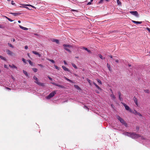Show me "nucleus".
Masks as SVG:
<instances>
[{
  "label": "nucleus",
  "mask_w": 150,
  "mask_h": 150,
  "mask_svg": "<svg viewBox=\"0 0 150 150\" xmlns=\"http://www.w3.org/2000/svg\"><path fill=\"white\" fill-rule=\"evenodd\" d=\"M18 22L19 23H21V21H18Z\"/></svg>",
  "instance_id": "obj_61"
},
{
  "label": "nucleus",
  "mask_w": 150,
  "mask_h": 150,
  "mask_svg": "<svg viewBox=\"0 0 150 150\" xmlns=\"http://www.w3.org/2000/svg\"><path fill=\"white\" fill-rule=\"evenodd\" d=\"M5 17L6 18H7L8 19V20L9 21H10L11 22H12L13 21L11 20L10 18H8L7 17H6V16H5Z\"/></svg>",
  "instance_id": "obj_42"
},
{
  "label": "nucleus",
  "mask_w": 150,
  "mask_h": 150,
  "mask_svg": "<svg viewBox=\"0 0 150 150\" xmlns=\"http://www.w3.org/2000/svg\"><path fill=\"white\" fill-rule=\"evenodd\" d=\"M33 70L35 72H37V70H38L37 69L35 68H33Z\"/></svg>",
  "instance_id": "obj_37"
},
{
  "label": "nucleus",
  "mask_w": 150,
  "mask_h": 150,
  "mask_svg": "<svg viewBox=\"0 0 150 150\" xmlns=\"http://www.w3.org/2000/svg\"><path fill=\"white\" fill-rule=\"evenodd\" d=\"M96 80L97 81L98 83H99L100 84H102V82L99 79H96Z\"/></svg>",
  "instance_id": "obj_32"
},
{
  "label": "nucleus",
  "mask_w": 150,
  "mask_h": 150,
  "mask_svg": "<svg viewBox=\"0 0 150 150\" xmlns=\"http://www.w3.org/2000/svg\"><path fill=\"white\" fill-rule=\"evenodd\" d=\"M48 79L50 80L51 81H52V78H51L49 76H48Z\"/></svg>",
  "instance_id": "obj_46"
},
{
  "label": "nucleus",
  "mask_w": 150,
  "mask_h": 150,
  "mask_svg": "<svg viewBox=\"0 0 150 150\" xmlns=\"http://www.w3.org/2000/svg\"><path fill=\"white\" fill-rule=\"evenodd\" d=\"M11 14L14 15L15 16H16L17 15H18L20 14V13H11Z\"/></svg>",
  "instance_id": "obj_29"
},
{
  "label": "nucleus",
  "mask_w": 150,
  "mask_h": 150,
  "mask_svg": "<svg viewBox=\"0 0 150 150\" xmlns=\"http://www.w3.org/2000/svg\"><path fill=\"white\" fill-rule=\"evenodd\" d=\"M74 86L78 90H80V89L79 87L77 85H74Z\"/></svg>",
  "instance_id": "obj_25"
},
{
  "label": "nucleus",
  "mask_w": 150,
  "mask_h": 150,
  "mask_svg": "<svg viewBox=\"0 0 150 150\" xmlns=\"http://www.w3.org/2000/svg\"><path fill=\"white\" fill-rule=\"evenodd\" d=\"M51 83L55 86L59 87L61 88H64V87L63 85H60L59 84H57L54 82H51Z\"/></svg>",
  "instance_id": "obj_7"
},
{
  "label": "nucleus",
  "mask_w": 150,
  "mask_h": 150,
  "mask_svg": "<svg viewBox=\"0 0 150 150\" xmlns=\"http://www.w3.org/2000/svg\"><path fill=\"white\" fill-rule=\"evenodd\" d=\"M99 57L101 59H104L105 58H103V57L102 55L101 54H100L99 55Z\"/></svg>",
  "instance_id": "obj_33"
},
{
  "label": "nucleus",
  "mask_w": 150,
  "mask_h": 150,
  "mask_svg": "<svg viewBox=\"0 0 150 150\" xmlns=\"http://www.w3.org/2000/svg\"><path fill=\"white\" fill-rule=\"evenodd\" d=\"M33 79L35 80V81H34V82L38 84V85L42 86H44V84L43 83L40 82H39V80L35 76H34Z\"/></svg>",
  "instance_id": "obj_2"
},
{
  "label": "nucleus",
  "mask_w": 150,
  "mask_h": 150,
  "mask_svg": "<svg viewBox=\"0 0 150 150\" xmlns=\"http://www.w3.org/2000/svg\"><path fill=\"white\" fill-rule=\"evenodd\" d=\"M72 65L75 69H77V66L74 63H72Z\"/></svg>",
  "instance_id": "obj_26"
},
{
  "label": "nucleus",
  "mask_w": 150,
  "mask_h": 150,
  "mask_svg": "<svg viewBox=\"0 0 150 150\" xmlns=\"http://www.w3.org/2000/svg\"><path fill=\"white\" fill-rule=\"evenodd\" d=\"M132 22L136 24H141L142 23V21H134L132 20Z\"/></svg>",
  "instance_id": "obj_13"
},
{
  "label": "nucleus",
  "mask_w": 150,
  "mask_h": 150,
  "mask_svg": "<svg viewBox=\"0 0 150 150\" xmlns=\"http://www.w3.org/2000/svg\"><path fill=\"white\" fill-rule=\"evenodd\" d=\"M13 41L15 42V40L14 39H13Z\"/></svg>",
  "instance_id": "obj_63"
},
{
  "label": "nucleus",
  "mask_w": 150,
  "mask_h": 150,
  "mask_svg": "<svg viewBox=\"0 0 150 150\" xmlns=\"http://www.w3.org/2000/svg\"><path fill=\"white\" fill-rule=\"evenodd\" d=\"M83 49H84L85 50L87 51L88 52L90 53H91V52L90 51V50L88 49L87 48L84 47H83Z\"/></svg>",
  "instance_id": "obj_22"
},
{
  "label": "nucleus",
  "mask_w": 150,
  "mask_h": 150,
  "mask_svg": "<svg viewBox=\"0 0 150 150\" xmlns=\"http://www.w3.org/2000/svg\"><path fill=\"white\" fill-rule=\"evenodd\" d=\"M128 66H129V67H131V64H128Z\"/></svg>",
  "instance_id": "obj_59"
},
{
  "label": "nucleus",
  "mask_w": 150,
  "mask_h": 150,
  "mask_svg": "<svg viewBox=\"0 0 150 150\" xmlns=\"http://www.w3.org/2000/svg\"><path fill=\"white\" fill-rule=\"evenodd\" d=\"M71 11H76V10H74V9L72 10Z\"/></svg>",
  "instance_id": "obj_58"
},
{
  "label": "nucleus",
  "mask_w": 150,
  "mask_h": 150,
  "mask_svg": "<svg viewBox=\"0 0 150 150\" xmlns=\"http://www.w3.org/2000/svg\"><path fill=\"white\" fill-rule=\"evenodd\" d=\"M84 108H85V109H86L87 110H89V108H88L86 106H84L83 107Z\"/></svg>",
  "instance_id": "obj_43"
},
{
  "label": "nucleus",
  "mask_w": 150,
  "mask_h": 150,
  "mask_svg": "<svg viewBox=\"0 0 150 150\" xmlns=\"http://www.w3.org/2000/svg\"><path fill=\"white\" fill-rule=\"evenodd\" d=\"M125 107V109L126 110L129 111L130 112H132V111L131 109H130L129 107L125 103H121Z\"/></svg>",
  "instance_id": "obj_5"
},
{
  "label": "nucleus",
  "mask_w": 150,
  "mask_h": 150,
  "mask_svg": "<svg viewBox=\"0 0 150 150\" xmlns=\"http://www.w3.org/2000/svg\"><path fill=\"white\" fill-rule=\"evenodd\" d=\"M117 119L122 124L125 125L126 127H127V124L126 123L125 121L118 115L116 116Z\"/></svg>",
  "instance_id": "obj_3"
},
{
  "label": "nucleus",
  "mask_w": 150,
  "mask_h": 150,
  "mask_svg": "<svg viewBox=\"0 0 150 150\" xmlns=\"http://www.w3.org/2000/svg\"><path fill=\"white\" fill-rule=\"evenodd\" d=\"M146 29L149 32H150V28H146Z\"/></svg>",
  "instance_id": "obj_48"
},
{
  "label": "nucleus",
  "mask_w": 150,
  "mask_h": 150,
  "mask_svg": "<svg viewBox=\"0 0 150 150\" xmlns=\"http://www.w3.org/2000/svg\"><path fill=\"white\" fill-rule=\"evenodd\" d=\"M6 89L8 90H11V89L9 88L6 87Z\"/></svg>",
  "instance_id": "obj_53"
},
{
  "label": "nucleus",
  "mask_w": 150,
  "mask_h": 150,
  "mask_svg": "<svg viewBox=\"0 0 150 150\" xmlns=\"http://www.w3.org/2000/svg\"><path fill=\"white\" fill-rule=\"evenodd\" d=\"M0 58L2 59V60H3L4 61H6V58H5L4 57H3L2 56H1V55H0Z\"/></svg>",
  "instance_id": "obj_23"
},
{
  "label": "nucleus",
  "mask_w": 150,
  "mask_h": 150,
  "mask_svg": "<svg viewBox=\"0 0 150 150\" xmlns=\"http://www.w3.org/2000/svg\"><path fill=\"white\" fill-rule=\"evenodd\" d=\"M133 100H134V102L137 106H138V100L137 98L134 96L133 98Z\"/></svg>",
  "instance_id": "obj_8"
},
{
  "label": "nucleus",
  "mask_w": 150,
  "mask_h": 150,
  "mask_svg": "<svg viewBox=\"0 0 150 150\" xmlns=\"http://www.w3.org/2000/svg\"><path fill=\"white\" fill-rule=\"evenodd\" d=\"M32 52H33V53L35 55H38L39 57H41V55L40 54V53H39L35 51H32Z\"/></svg>",
  "instance_id": "obj_9"
},
{
  "label": "nucleus",
  "mask_w": 150,
  "mask_h": 150,
  "mask_svg": "<svg viewBox=\"0 0 150 150\" xmlns=\"http://www.w3.org/2000/svg\"><path fill=\"white\" fill-rule=\"evenodd\" d=\"M6 52L8 54L12 55L13 54V53L8 50H6Z\"/></svg>",
  "instance_id": "obj_10"
},
{
  "label": "nucleus",
  "mask_w": 150,
  "mask_h": 150,
  "mask_svg": "<svg viewBox=\"0 0 150 150\" xmlns=\"http://www.w3.org/2000/svg\"><path fill=\"white\" fill-rule=\"evenodd\" d=\"M62 67L64 71L70 72V70L65 66H62Z\"/></svg>",
  "instance_id": "obj_11"
},
{
  "label": "nucleus",
  "mask_w": 150,
  "mask_h": 150,
  "mask_svg": "<svg viewBox=\"0 0 150 150\" xmlns=\"http://www.w3.org/2000/svg\"><path fill=\"white\" fill-rule=\"evenodd\" d=\"M107 67L108 68V69L109 71H111V69L110 68V66L108 63H107Z\"/></svg>",
  "instance_id": "obj_21"
},
{
  "label": "nucleus",
  "mask_w": 150,
  "mask_h": 150,
  "mask_svg": "<svg viewBox=\"0 0 150 150\" xmlns=\"http://www.w3.org/2000/svg\"><path fill=\"white\" fill-rule=\"evenodd\" d=\"M47 59L50 61L51 62H52L53 63H54V60H53L52 59Z\"/></svg>",
  "instance_id": "obj_34"
},
{
  "label": "nucleus",
  "mask_w": 150,
  "mask_h": 150,
  "mask_svg": "<svg viewBox=\"0 0 150 150\" xmlns=\"http://www.w3.org/2000/svg\"><path fill=\"white\" fill-rule=\"evenodd\" d=\"M103 0H100V2H99V3H101L103 1Z\"/></svg>",
  "instance_id": "obj_57"
},
{
  "label": "nucleus",
  "mask_w": 150,
  "mask_h": 150,
  "mask_svg": "<svg viewBox=\"0 0 150 150\" xmlns=\"http://www.w3.org/2000/svg\"><path fill=\"white\" fill-rule=\"evenodd\" d=\"M19 27H20V28L24 30H28V28H25V27H23L22 26H21V25H19Z\"/></svg>",
  "instance_id": "obj_15"
},
{
  "label": "nucleus",
  "mask_w": 150,
  "mask_h": 150,
  "mask_svg": "<svg viewBox=\"0 0 150 150\" xmlns=\"http://www.w3.org/2000/svg\"><path fill=\"white\" fill-rule=\"evenodd\" d=\"M111 92L112 93V94H111L110 95V96L112 98V99L113 100H115V96L113 94V92L112 91V90H111Z\"/></svg>",
  "instance_id": "obj_12"
},
{
  "label": "nucleus",
  "mask_w": 150,
  "mask_h": 150,
  "mask_svg": "<svg viewBox=\"0 0 150 150\" xmlns=\"http://www.w3.org/2000/svg\"><path fill=\"white\" fill-rule=\"evenodd\" d=\"M38 65L42 67H43V66L41 64H38Z\"/></svg>",
  "instance_id": "obj_49"
},
{
  "label": "nucleus",
  "mask_w": 150,
  "mask_h": 150,
  "mask_svg": "<svg viewBox=\"0 0 150 150\" xmlns=\"http://www.w3.org/2000/svg\"><path fill=\"white\" fill-rule=\"evenodd\" d=\"M52 41L54 42H56V43L58 44L59 43V41L58 40L56 39H53L52 40Z\"/></svg>",
  "instance_id": "obj_20"
},
{
  "label": "nucleus",
  "mask_w": 150,
  "mask_h": 150,
  "mask_svg": "<svg viewBox=\"0 0 150 150\" xmlns=\"http://www.w3.org/2000/svg\"><path fill=\"white\" fill-rule=\"evenodd\" d=\"M144 91L145 93H149V91L148 89H146L144 90Z\"/></svg>",
  "instance_id": "obj_28"
},
{
  "label": "nucleus",
  "mask_w": 150,
  "mask_h": 150,
  "mask_svg": "<svg viewBox=\"0 0 150 150\" xmlns=\"http://www.w3.org/2000/svg\"><path fill=\"white\" fill-rule=\"evenodd\" d=\"M91 2L90 1V2H89L87 4V5H91Z\"/></svg>",
  "instance_id": "obj_52"
},
{
  "label": "nucleus",
  "mask_w": 150,
  "mask_h": 150,
  "mask_svg": "<svg viewBox=\"0 0 150 150\" xmlns=\"http://www.w3.org/2000/svg\"><path fill=\"white\" fill-rule=\"evenodd\" d=\"M87 81L88 82L90 85H91V81L88 79H87Z\"/></svg>",
  "instance_id": "obj_38"
},
{
  "label": "nucleus",
  "mask_w": 150,
  "mask_h": 150,
  "mask_svg": "<svg viewBox=\"0 0 150 150\" xmlns=\"http://www.w3.org/2000/svg\"><path fill=\"white\" fill-rule=\"evenodd\" d=\"M2 26L1 25H0V28H2Z\"/></svg>",
  "instance_id": "obj_62"
},
{
  "label": "nucleus",
  "mask_w": 150,
  "mask_h": 150,
  "mask_svg": "<svg viewBox=\"0 0 150 150\" xmlns=\"http://www.w3.org/2000/svg\"><path fill=\"white\" fill-rule=\"evenodd\" d=\"M4 67L5 68H7V66L6 64L4 65Z\"/></svg>",
  "instance_id": "obj_56"
},
{
  "label": "nucleus",
  "mask_w": 150,
  "mask_h": 150,
  "mask_svg": "<svg viewBox=\"0 0 150 150\" xmlns=\"http://www.w3.org/2000/svg\"><path fill=\"white\" fill-rule=\"evenodd\" d=\"M24 7L25 8H27V9H30L28 7H27L24 6Z\"/></svg>",
  "instance_id": "obj_55"
},
{
  "label": "nucleus",
  "mask_w": 150,
  "mask_h": 150,
  "mask_svg": "<svg viewBox=\"0 0 150 150\" xmlns=\"http://www.w3.org/2000/svg\"><path fill=\"white\" fill-rule=\"evenodd\" d=\"M25 49H27L28 48V47L27 46H25Z\"/></svg>",
  "instance_id": "obj_51"
},
{
  "label": "nucleus",
  "mask_w": 150,
  "mask_h": 150,
  "mask_svg": "<svg viewBox=\"0 0 150 150\" xmlns=\"http://www.w3.org/2000/svg\"><path fill=\"white\" fill-rule=\"evenodd\" d=\"M137 115L140 117L142 116V115L140 113H139V112H138V113H137Z\"/></svg>",
  "instance_id": "obj_44"
},
{
  "label": "nucleus",
  "mask_w": 150,
  "mask_h": 150,
  "mask_svg": "<svg viewBox=\"0 0 150 150\" xmlns=\"http://www.w3.org/2000/svg\"><path fill=\"white\" fill-rule=\"evenodd\" d=\"M118 93L119 96V98L120 100H122V98L121 97V93L120 92H118Z\"/></svg>",
  "instance_id": "obj_16"
},
{
  "label": "nucleus",
  "mask_w": 150,
  "mask_h": 150,
  "mask_svg": "<svg viewBox=\"0 0 150 150\" xmlns=\"http://www.w3.org/2000/svg\"><path fill=\"white\" fill-rule=\"evenodd\" d=\"M54 67L56 69H57L58 70H59V68L56 65H54Z\"/></svg>",
  "instance_id": "obj_41"
},
{
  "label": "nucleus",
  "mask_w": 150,
  "mask_h": 150,
  "mask_svg": "<svg viewBox=\"0 0 150 150\" xmlns=\"http://www.w3.org/2000/svg\"><path fill=\"white\" fill-rule=\"evenodd\" d=\"M28 61L29 62V64L30 65H31V66L33 65L32 62L30 60H28Z\"/></svg>",
  "instance_id": "obj_31"
},
{
  "label": "nucleus",
  "mask_w": 150,
  "mask_h": 150,
  "mask_svg": "<svg viewBox=\"0 0 150 150\" xmlns=\"http://www.w3.org/2000/svg\"><path fill=\"white\" fill-rule=\"evenodd\" d=\"M96 92L98 93H99V92L98 91H96Z\"/></svg>",
  "instance_id": "obj_60"
},
{
  "label": "nucleus",
  "mask_w": 150,
  "mask_h": 150,
  "mask_svg": "<svg viewBox=\"0 0 150 150\" xmlns=\"http://www.w3.org/2000/svg\"><path fill=\"white\" fill-rule=\"evenodd\" d=\"M112 59H113V60H115V61L117 63H119V60L117 59H115L114 58H113Z\"/></svg>",
  "instance_id": "obj_39"
},
{
  "label": "nucleus",
  "mask_w": 150,
  "mask_h": 150,
  "mask_svg": "<svg viewBox=\"0 0 150 150\" xmlns=\"http://www.w3.org/2000/svg\"><path fill=\"white\" fill-rule=\"evenodd\" d=\"M63 46L64 47V48H70L71 47V46L69 45H65V44H64L63 45Z\"/></svg>",
  "instance_id": "obj_14"
},
{
  "label": "nucleus",
  "mask_w": 150,
  "mask_h": 150,
  "mask_svg": "<svg viewBox=\"0 0 150 150\" xmlns=\"http://www.w3.org/2000/svg\"><path fill=\"white\" fill-rule=\"evenodd\" d=\"M93 83L94 84V85L95 84H96V83L94 82Z\"/></svg>",
  "instance_id": "obj_64"
},
{
  "label": "nucleus",
  "mask_w": 150,
  "mask_h": 150,
  "mask_svg": "<svg viewBox=\"0 0 150 150\" xmlns=\"http://www.w3.org/2000/svg\"><path fill=\"white\" fill-rule=\"evenodd\" d=\"M56 93V92L55 91L52 92L47 97V98L50 99L51 98L53 97Z\"/></svg>",
  "instance_id": "obj_4"
},
{
  "label": "nucleus",
  "mask_w": 150,
  "mask_h": 150,
  "mask_svg": "<svg viewBox=\"0 0 150 150\" xmlns=\"http://www.w3.org/2000/svg\"><path fill=\"white\" fill-rule=\"evenodd\" d=\"M123 134L133 139H136L140 137V135L136 134L134 133L128 132H127L123 133Z\"/></svg>",
  "instance_id": "obj_1"
},
{
  "label": "nucleus",
  "mask_w": 150,
  "mask_h": 150,
  "mask_svg": "<svg viewBox=\"0 0 150 150\" xmlns=\"http://www.w3.org/2000/svg\"><path fill=\"white\" fill-rule=\"evenodd\" d=\"M9 66L10 67L12 68H15V69H17V67L16 66H15V65H14V64H12V65H9Z\"/></svg>",
  "instance_id": "obj_18"
},
{
  "label": "nucleus",
  "mask_w": 150,
  "mask_h": 150,
  "mask_svg": "<svg viewBox=\"0 0 150 150\" xmlns=\"http://www.w3.org/2000/svg\"><path fill=\"white\" fill-rule=\"evenodd\" d=\"M135 115H137L138 112H137L135 110H134L133 112H132Z\"/></svg>",
  "instance_id": "obj_35"
},
{
  "label": "nucleus",
  "mask_w": 150,
  "mask_h": 150,
  "mask_svg": "<svg viewBox=\"0 0 150 150\" xmlns=\"http://www.w3.org/2000/svg\"><path fill=\"white\" fill-rule=\"evenodd\" d=\"M64 49L66 50L67 51H68V52H71V51L69 50V49L68 48H66V47H65V48H64Z\"/></svg>",
  "instance_id": "obj_36"
},
{
  "label": "nucleus",
  "mask_w": 150,
  "mask_h": 150,
  "mask_svg": "<svg viewBox=\"0 0 150 150\" xmlns=\"http://www.w3.org/2000/svg\"><path fill=\"white\" fill-rule=\"evenodd\" d=\"M22 60L23 61V62L24 63H26V61H25V60L23 58L22 59Z\"/></svg>",
  "instance_id": "obj_45"
},
{
  "label": "nucleus",
  "mask_w": 150,
  "mask_h": 150,
  "mask_svg": "<svg viewBox=\"0 0 150 150\" xmlns=\"http://www.w3.org/2000/svg\"><path fill=\"white\" fill-rule=\"evenodd\" d=\"M117 4L119 5H120L121 4V2L119 0H117Z\"/></svg>",
  "instance_id": "obj_30"
},
{
  "label": "nucleus",
  "mask_w": 150,
  "mask_h": 150,
  "mask_svg": "<svg viewBox=\"0 0 150 150\" xmlns=\"http://www.w3.org/2000/svg\"><path fill=\"white\" fill-rule=\"evenodd\" d=\"M23 73L27 77H29V75L28 73L25 71L23 70Z\"/></svg>",
  "instance_id": "obj_17"
},
{
  "label": "nucleus",
  "mask_w": 150,
  "mask_h": 150,
  "mask_svg": "<svg viewBox=\"0 0 150 150\" xmlns=\"http://www.w3.org/2000/svg\"><path fill=\"white\" fill-rule=\"evenodd\" d=\"M11 4L12 5H14L15 4V3H14V1H11Z\"/></svg>",
  "instance_id": "obj_47"
},
{
  "label": "nucleus",
  "mask_w": 150,
  "mask_h": 150,
  "mask_svg": "<svg viewBox=\"0 0 150 150\" xmlns=\"http://www.w3.org/2000/svg\"><path fill=\"white\" fill-rule=\"evenodd\" d=\"M25 5V6H30L32 7L33 8H35V7L34 6H33L31 5H30V4H25V5Z\"/></svg>",
  "instance_id": "obj_27"
},
{
  "label": "nucleus",
  "mask_w": 150,
  "mask_h": 150,
  "mask_svg": "<svg viewBox=\"0 0 150 150\" xmlns=\"http://www.w3.org/2000/svg\"><path fill=\"white\" fill-rule=\"evenodd\" d=\"M8 45L9 47H11L12 48H13V46L11 44H10V43H8Z\"/></svg>",
  "instance_id": "obj_40"
},
{
  "label": "nucleus",
  "mask_w": 150,
  "mask_h": 150,
  "mask_svg": "<svg viewBox=\"0 0 150 150\" xmlns=\"http://www.w3.org/2000/svg\"><path fill=\"white\" fill-rule=\"evenodd\" d=\"M64 78L66 80H67V81H68L70 82H72V83L73 82V81L71 80H70V79H68L65 76H64Z\"/></svg>",
  "instance_id": "obj_19"
},
{
  "label": "nucleus",
  "mask_w": 150,
  "mask_h": 150,
  "mask_svg": "<svg viewBox=\"0 0 150 150\" xmlns=\"http://www.w3.org/2000/svg\"><path fill=\"white\" fill-rule=\"evenodd\" d=\"M95 86L98 89V90L101 91V89L96 84L95 85Z\"/></svg>",
  "instance_id": "obj_24"
},
{
  "label": "nucleus",
  "mask_w": 150,
  "mask_h": 150,
  "mask_svg": "<svg viewBox=\"0 0 150 150\" xmlns=\"http://www.w3.org/2000/svg\"><path fill=\"white\" fill-rule=\"evenodd\" d=\"M130 13L137 17H138L139 16V14L137 11H130Z\"/></svg>",
  "instance_id": "obj_6"
},
{
  "label": "nucleus",
  "mask_w": 150,
  "mask_h": 150,
  "mask_svg": "<svg viewBox=\"0 0 150 150\" xmlns=\"http://www.w3.org/2000/svg\"><path fill=\"white\" fill-rule=\"evenodd\" d=\"M63 62H64V63L65 64V65L67 64V63L66 62V61L65 60Z\"/></svg>",
  "instance_id": "obj_50"
},
{
  "label": "nucleus",
  "mask_w": 150,
  "mask_h": 150,
  "mask_svg": "<svg viewBox=\"0 0 150 150\" xmlns=\"http://www.w3.org/2000/svg\"><path fill=\"white\" fill-rule=\"evenodd\" d=\"M109 56L111 58H112V56L111 55H109Z\"/></svg>",
  "instance_id": "obj_54"
}]
</instances>
